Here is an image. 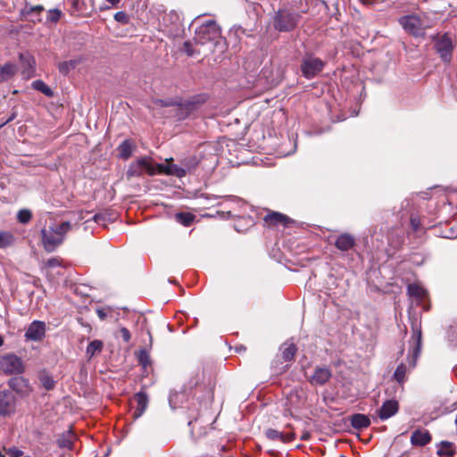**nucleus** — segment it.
I'll return each instance as SVG.
<instances>
[{
    "label": "nucleus",
    "mask_w": 457,
    "mask_h": 457,
    "mask_svg": "<svg viewBox=\"0 0 457 457\" xmlns=\"http://www.w3.org/2000/svg\"><path fill=\"white\" fill-rule=\"evenodd\" d=\"M17 218L21 223H27L31 219V212L29 210H21L18 214Z\"/></svg>",
    "instance_id": "e433bc0d"
},
{
    "label": "nucleus",
    "mask_w": 457,
    "mask_h": 457,
    "mask_svg": "<svg viewBox=\"0 0 457 457\" xmlns=\"http://www.w3.org/2000/svg\"><path fill=\"white\" fill-rule=\"evenodd\" d=\"M15 411V397L12 392H0V415L6 416Z\"/></svg>",
    "instance_id": "9d476101"
},
{
    "label": "nucleus",
    "mask_w": 457,
    "mask_h": 457,
    "mask_svg": "<svg viewBox=\"0 0 457 457\" xmlns=\"http://www.w3.org/2000/svg\"><path fill=\"white\" fill-rule=\"evenodd\" d=\"M266 436L271 440H279L283 443H288L295 438V435L293 432L282 433L276 429L270 428L266 431Z\"/></svg>",
    "instance_id": "f3484780"
},
{
    "label": "nucleus",
    "mask_w": 457,
    "mask_h": 457,
    "mask_svg": "<svg viewBox=\"0 0 457 457\" xmlns=\"http://www.w3.org/2000/svg\"><path fill=\"white\" fill-rule=\"evenodd\" d=\"M94 220L96 222L99 223L101 220H104V218L101 213H96L94 215Z\"/></svg>",
    "instance_id": "a18cd8bd"
},
{
    "label": "nucleus",
    "mask_w": 457,
    "mask_h": 457,
    "mask_svg": "<svg viewBox=\"0 0 457 457\" xmlns=\"http://www.w3.org/2000/svg\"><path fill=\"white\" fill-rule=\"evenodd\" d=\"M431 436L427 430H415L411 436V443L413 445L423 446L428 444Z\"/></svg>",
    "instance_id": "dca6fc26"
},
{
    "label": "nucleus",
    "mask_w": 457,
    "mask_h": 457,
    "mask_svg": "<svg viewBox=\"0 0 457 457\" xmlns=\"http://www.w3.org/2000/svg\"><path fill=\"white\" fill-rule=\"evenodd\" d=\"M33 86L36 89L41 91L46 96H52V90L43 81L36 80L33 82Z\"/></svg>",
    "instance_id": "72a5a7b5"
},
{
    "label": "nucleus",
    "mask_w": 457,
    "mask_h": 457,
    "mask_svg": "<svg viewBox=\"0 0 457 457\" xmlns=\"http://www.w3.org/2000/svg\"><path fill=\"white\" fill-rule=\"evenodd\" d=\"M220 38V29L214 21H209L195 29V41L196 45H204L210 41H217Z\"/></svg>",
    "instance_id": "7ed1b4c3"
},
{
    "label": "nucleus",
    "mask_w": 457,
    "mask_h": 457,
    "mask_svg": "<svg viewBox=\"0 0 457 457\" xmlns=\"http://www.w3.org/2000/svg\"><path fill=\"white\" fill-rule=\"evenodd\" d=\"M411 226L413 231L418 232L420 229V219L418 217L411 216Z\"/></svg>",
    "instance_id": "a19ab883"
},
{
    "label": "nucleus",
    "mask_w": 457,
    "mask_h": 457,
    "mask_svg": "<svg viewBox=\"0 0 457 457\" xmlns=\"http://www.w3.org/2000/svg\"><path fill=\"white\" fill-rule=\"evenodd\" d=\"M138 362L145 368L150 365V356L145 350H141L138 353Z\"/></svg>",
    "instance_id": "f704fd0d"
},
{
    "label": "nucleus",
    "mask_w": 457,
    "mask_h": 457,
    "mask_svg": "<svg viewBox=\"0 0 457 457\" xmlns=\"http://www.w3.org/2000/svg\"><path fill=\"white\" fill-rule=\"evenodd\" d=\"M297 23V15L288 11H279L275 18V28L281 31L293 29Z\"/></svg>",
    "instance_id": "0eeeda50"
},
{
    "label": "nucleus",
    "mask_w": 457,
    "mask_h": 457,
    "mask_svg": "<svg viewBox=\"0 0 457 457\" xmlns=\"http://www.w3.org/2000/svg\"><path fill=\"white\" fill-rule=\"evenodd\" d=\"M0 370L6 374H19L23 372L24 365L21 358L10 353L0 357Z\"/></svg>",
    "instance_id": "39448f33"
},
{
    "label": "nucleus",
    "mask_w": 457,
    "mask_h": 457,
    "mask_svg": "<svg viewBox=\"0 0 457 457\" xmlns=\"http://www.w3.org/2000/svg\"><path fill=\"white\" fill-rule=\"evenodd\" d=\"M398 411V403L395 400L386 401L378 411V417L386 420L395 415Z\"/></svg>",
    "instance_id": "4468645a"
},
{
    "label": "nucleus",
    "mask_w": 457,
    "mask_h": 457,
    "mask_svg": "<svg viewBox=\"0 0 457 457\" xmlns=\"http://www.w3.org/2000/svg\"><path fill=\"white\" fill-rule=\"evenodd\" d=\"M354 237L350 234L345 233L340 235L337 241L336 246L341 251H347L354 245Z\"/></svg>",
    "instance_id": "6ab92c4d"
},
{
    "label": "nucleus",
    "mask_w": 457,
    "mask_h": 457,
    "mask_svg": "<svg viewBox=\"0 0 457 457\" xmlns=\"http://www.w3.org/2000/svg\"><path fill=\"white\" fill-rule=\"evenodd\" d=\"M44 11V6L41 4L38 5H30L26 4L22 10V13L24 15H31L33 13L39 14L41 12Z\"/></svg>",
    "instance_id": "7c9ffc66"
},
{
    "label": "nucleus",
    "mask_w": 457,
    "mask_h": 457,
    "mask_svg": "<svg viewBox=\"0 0 457 457\" xmlns=\"http://www.w3.org/2000/svg\"><path fill=\"white\" fill-rule=\"evenodd\" d=\"M184 51L187 53V55L193 56L195 54H199L200 51L194 48V45L190 41H186L183 46Z\"/></svg>",
    "instance_id": "58836bf2"
},
{
    "label": "nucleus",
    "mask_w": 457,
    "mask_h": 457,
    "mask_svg": "<svg viewBox=\"0 0 457 457\" xmlns=\"http://www.w3.org/2000/svg\"><path fill=\"white\" fill-rule=\"evenodd\" d=\"M172 158L167 159V163L165 164H157L156 163V174H167L176 176L178 178H182L187 174V170L179 167L176 164H172L170 162Z\"/></svg>",
    "instance_id": "9b49d317"
},
{
    "label": "nucleus",
    "mask_w": 457,
    "mask_h": 457,
    "mask_svg": "<svg viewBox=\"0 0 457 457\" xmlns=\"http://www.w3.org/2000/svg\"><path fill=\"white\" fill-rule=\"evenodd\" d=\"M75 440L74 434L69 430L62 434L58 439V445L61 448L71 449Z\"/></svg>",
    "instance_id": "4be33fe9"
},
{
    "label": "nucleus",
    "mask_w": 457,
    "mask_h": 457,
    "mask_svg": "<svg viewBox=\"0 0 457 457\" xmlns=\"http://www.w3.org/2000/svg\"><path fill=\"white\" fill-rule=\"evenodd\" d=\"M446 237H457V231L452 232L451 235L445 236Z\"/></svg>",
    "instance_id": "49530a36"
},
{
    "label": "nucleus",
    "mask_w": 457,
    "mask_h": 457,
    "mask_svg": "<svg viewBox=\"0 0 457 457\" xmlns=\"http://www.w3.org/2000/svg\"><path fill=\"white\" fill-rule=\"evenodd\" d=\"M14 242V237L12 233L0 231V248L10 246Z\"/></svg>",
    "instance_id": "cd10ccee"
},
{
    "label": "nucleus",
    "mask_w": 457,
    "mask_h": 457,
    "mask_svg": "<svg viewBox=\"0 0 457 457\" xmlns=\"http://www.w3.org/2000/svg\"><path fill=\"white\" fill-rule=\"evenodd\" d=\"M370 424V419L364 414H354L351 417V425L353 428L361 429L369 427Z\"/></svg>",
    "instance_id": "412c9836"
},
{
    "label": "nucleus",
    "mask_w": 457,
    "mask_h": 457,
    "mask_svg": "<svg viewBox=\"0 0 457 457\" xmlns=\"http://www.w3.org/2000/svg\"><path fill=\"white\" fill-rule=\"evenodd\" d=\"M46 267H55V266H59L60 265V262L58 259L56 258H52V259H49L46 262Z\"/></svg>",
    "instance_id": "37998d69"
},
{
    "label": "nucleus",
    "mask_w": 457,
    "mask_h": 457,
    "mask_svg": "<svg viewBox=\"0 0 457 457\" xmlns=\"http://www.w3.org/2000/svg\"><path fill=\"white\" fill-rule=\"evenodd\" d=\"M264 221L268 226H283L287 227L288 224L292 223L293 220L287 215L278 212H270L265 217Z\"/></svg>",
    "instance_id": "f8f14e48"
},
{
    "label": "nucleus",
    "mask_w": 457,
    "mask_h": 457,
    "mask_svg": "<svg viewBox=\"0 0 457 457\" xmlns=\"http://www.w3.org/2000/svg\"><path fill=\"white\" fill-rule=\"evenodd\" d=\"M103 348V343L100 340H94L89 343L87 347V355L91 358L95 355L96 353L101 352Z\"/></svg>",
    "instance_id": "bb28decb"
},
{
    "label": "nucleus",
    "mask_w": 457,
    "mask_h": 457,
    "mask_svg": "<svg viewBox=\"0 0 457 457\" xmlns=\"http://www.w3.org/2000/svg\"><path fill=\"white\" fill-rule=\"evenodd\" d=\"M364 4H370L368 0H361Z\"/></svg>",
    "instance_id": "8fccbe9b"
},
{
    "label": "nucleus",
    "mask_w": 457,
    "mask_h": 457,
    "mask_svg": "<svg viewBox=\"0 0 457 457\" xmlns=\"http://www.w3.org/2000/svg\"><path fill=\"white\" fill-rule=\"evenodd\" d=\"M135 400L137 402V409L134 411L136 418L140 417L147 408L148 398L145 393L139 392L136 394Z\"/></svg>",
    "instance_id": "a211bd4d"
},
{
    "label": "nucleus",
    "mask_w": 457,
    "mask_h": 457,
    "mask_svg": "<svg viewBox=\"0 0 457 457\" xmlns=\"http://www.w3.org/2000/svg\"><path fill=\"white\" fill-rule=\"evenodd\" d=\"M435 48L444 62H449L451 61L453 45L451 37L447 34L436 38Z\"/></svg>",
    "instance_id": "423d86ee"
},
{
    "label": "nucleus",
    "mask_w": 457,
    "mask_h": 457,
    "mask_svg": "<svg viewBox=\"0 0 457 457\" xmlns=\"http://www.w3.org/2000/svg\"><path fill=\"white\" fill-rule=\"evenodd\" d=\"M15 66L12 63L4 64L0 70V82L5 81L15 73Z\"/></svg>",
    "instance_id": "b1692460"
},
{
    "label": "nucleus",
    "mask_w": 457,
    "mask_h": 457,
    "mask_svg": "<svg viewBox=\"0 0 457 457\" xmlns=\"http://www.w3.org/2000/svg\"><path fill=\"white\" fill-rule=\"evenodd\" d=\"M20 60L22 66V74L28 78L31 77L36 64L34 57L29 54H20Z\"/></svg>",
    "instance_id": "2eb2a0df"
},
{
    "label": "nucleus",
    "mask_w": 457,
    "mask_h": 457,
    "mask_svg": "<svg viewBox=\"0 0 457 457\" xmlns=\"http://www.w3.org/2000/svg\"><path fill=\"white\" fill-rule=\"evenodd\" d=\"M303 440H305L308 438V436L307 435H303L302 437H301Z\"/></svg>",
    "instance_id": "de8ad7c7"
},
{
    "label": "nucleus",
    "mask_w": 457,
    "mask_h": 457,
    "mask_svg": "<svg viewBox=\"0 0 457 457\" xmlns=\"http://www.w3.org/2000/svg\"><path fill=\"white\" fill-rule=\"evenodd\" d=\"M40 381L46 389L49 390L54 386V379L47 375H42L40 377Z\"/></svg>",
    "instance_id": "4c0bfd02"
},
{
    "label": "nucleus",
    "mask_w": 457,
    "mask_h": 457,
    "mask_svg": "<svg viewBox=\"0 0 457 457\" xmlns=\"http://www.w3.org/2000/svg\"><path fill=\"white\" fill-rule=\"evenodd\" d=\"M4 344L3 338L0 337V346Z\"/></svg>",
    "instance_id": "09e8293b"
},
{
    "label": "nucleus",
    "mask_w": 457,
    "mask_h": 457,
    "mask_svg": "<svg viewBox=\"0 0 457 457\" xmlns=\"http://www.w3.org/2000/svg\"><path fill=\"white\" fill-rule=\"evenodd\" d=\"M62 16V12L59 9H51L48 11L47 21L51 22H57Z\"/></svg>",
    "instance_id": "c9c22d12"
},
{
    "label": "nucleus",
    "mask_w": 457,
    "mask_h": 457,
    "mask_svg": "<svg viewBox=\"0 0 457 457\" xmlns=\"http://www.w3.org/2000/svg\"><path fill=\"white\" fill-rule=\"evenodd\" d=\"M296 353V347L293 343L285 344L282 348V357L286 361L293 360Z\"/></svg>",
    "instance_id": "a878e982"
},
{
    "label": "nucleus",
    "mask_w": 457,
    "mask_h": 457,
    "mask_svg": "<svg viewBox=\"0 0 457 457\" xmlns=\"http://www.w3.org/2000/svg\"><path fill=\"white\" fill-rule=\"evenodd\" d=\"M402 28L413 37H423L431 24L425 14H409L399 19Z\"/></svg>",
    "instance_id": "f03ea898"
},
{
    "label": "nucleus",
    "mask_w": 457,
    "mask_h": 457,
    "mask_svg": "<svg viewBox=\"0 0 457 457\" xmlns=\"http://www.w3.org/2000/svg\"><path fill=\"white\" fill-rule=\"evenodd\" d=\"M156 163H154L151 158L143 157L129 165L126 176L128 179L140 177L144 173L152 176L156 174Z\"/></svg>",
    "instance_id": "20e7f679"
},
{
    "label": "nucleus",
    "mask_w": 457,
    "mask_h": 457,
    "mask_svg": "<svg viewBox=\"0 0 457 457\" xmlns=\"http://www.w3.org/2000/svg\"><path fill=\"white\" fill-rule=\"evenodd\" d=\"M120 333H121L122 338L125 342H129L130 340V333L127 328H122L120 329Z\"/></svg>",
    "instance_id": "79ce46f5"
},
{
    "label": "nucleus",
    "mask_w": 457,
    "mask_h": 457,
    "mask_svg": "<svg viewBox=\"0 0 457 457\" xmlns=\"http://www.w3.org/2000/svg\"><path fill=\"white\" fill-rule=\"evenodd\" d=\"M408 294L417 299H422L426 295V291L418 284H411L408 286Z\"/></svg>",
    "instance_id": "393cba45"
},
{
    "label": "nucleus",
    "mask_w": 457,
    "mask_h": 457,
    "mask_svg": "<svg viewBox=\"0 0 457 457\" xmlns=\"http://www.w3.org/2000/svg\"><path fill=\"white\" fill-rule=\"evenodd\" d=\"M76 66L75 61L62 62L58 64V69L61 73L67 74L71 70Z\"/></svg>",
    "instance_id": "473e14b6"
},
{
    "label": "nucleus",
    "mask_w": 457,
    "mask_h": 457,
    "mask_svg": "<svg viewBox=\"0 0 457 457\" xmlns=\"http://www.w3.org/2000/svg\"><path fill=\"white\" fill-rule=\"evenodd\" d=\"M323 66L324 63L320 59L310 56L303 59L301 70L305 78L312 79L322 71Z\"/></svg>",
    "instance_id": "6e6552de"
},
{
    "label": "nucleus",
    "mask_w": 457,
    "mask_h": 457,
    "mask_svg": "<svg viewBox=\"0 0 457 457\" xmlns=\"http://www.w3.org/2000/svg\"><path fill=\"white\" fill-rule=\"evenodd\" d=\"M46 335V323L40 320L31 322L25 332V338L29 341H40Z\"/></svg>",
    "instance_id": "1a4fd4ad"
},
{
    "label": "nucleus",
    "mask_w": 457,
    "mask_h": 457,
    "mask_svg": "<svg viewBox=\"0 0 457 457\" xmlns=\"http://www.w3.org/2000/svg\"><path fill=\"white\" fill-rule=\"evenodd\" d=\"M414 337L416 338V345L414 346L413 348V363L412 365L414 366L415 365V360L418 358L419 354H420V347H421V331L420 330H416L414 332Z\"/></svg>",
    "instance_id": "c756f323"
},
{
    "label": "nucleus",
    "mask_w": 457,
    "mask_h": 457,
    "mask_svg": "<svg viewBox=\"0 0 457 457\" xmlns=\"http://www.w3.org/2000/svg\"><path fill=\"white\" fill-rule=\"evenodd\" d=\"M135 149V145L130 140H124L119 146L118 152L120 158L129 159Z\"/></svg>",
    "instance_id": "aec40b11"
},
{
    "label": "nucleus",
    "mask_w": 457,
    "mask_h": 457,
    "mask_svg": "<svg viewBox=\"0 0 457 457\" xmlns=\"http://www.w3.org/2000/svg\"><path fill=\"white\" fill-rule=\"evenodd\" d=\"M114 19L116 21L122 23V24H128L129 21V15L124 12H118L114 15Z\"/></svg>",
    "instance_id": "ea45409f"
},
{
    "label": "nucleus",
    "mask_w": 457,
    "mask_h": 457,
    "mask_svg": "<svg viewBox=\"0 0 457 457\" xmlns=\"http://www.w3.org/2000/svg\"><path fill=\"white\" fill-rule=\"evenodd\" d=\"M96 313L100 320H104L107 317V311L105 309L98 308L96 309Z\"/></svg>",
    "instance_id": "c03bdc74"
},
{
    "label": "nucleus",
    "mask_w": 457,
    "mask_h": 457,
    "mask_svg": "<svg viewBox=\"0 0 457 457\" xmlns=\"http://www.w3.org/2000/svg\"><path fill=\"white\" fill-rule=\"evenodd\" d=\"M195 216L188 212H179L176 214V220L184 226H190L194 221Z\"/></svg>",
    "instance_id": "c85d7f7f"
},
{
    "label": "nucleus",
    "mask_w": 457,
    "mask_h": 457,
    "mask_svg": "<svg viewBox=\"0 0 457 457\" xmlns=\"http://www.w3.org/2000/svg\"><path fill=\"white\" fill-rule=\"evenodd\" d=\"M331 372L326 368H316L313 375L310 378L311 384L314 386H321L329 380Z\"/></svg>",
    "instance_id": "ddd939ff"
},
{
    "label": "nucleus",
    "mask_w": 457,
    "mask_h": 457,
    "mask_svg": "<svg viewBox=\"0 0 457 457\" xmlns=\"http://www.w3.org/2000/svg\"><path fill=\"white\" fill-rule=\"evenodd\" d=\"M405 374H406L405 365L400 364L397 366V368L394 373V377L397 382L403 383L404 381Z\"/></svg>",
    "instance_id": "2f4dec72"
},
{
    "label": "nucleus",
    "mask_w": 457,
    "mask_h": 457,
    "mask_svg": "<svg viewBox=\"0 0 457 457\" xmlns=\"http://www.w3.org/2000/svg\"><path fill=\"white\" fill-rule=\"evenodd\" d=\"M436 453L439 456L452 457L454 454L453 445L446 441L441 442L437 445Z\"/></svg>",
    "instance_id": "5701e85b"
},
{
    "label": "nucleus",
    "mask_w": 457,
    "mask_h": 457,
    "mask_svg": "<svg viewBox=\"0 0 457 457\" xmlns=\"http://www.w3.org/2000/svg\"><path fill=\"white\" fill-rule=\"evenodd\" d=\"M72 224L70 221H63L61 224L50 226L42 229V242L46 251H54L57 245L62 243L65 235L71 231Z\"/></svg>",
    "instance_id": "f257e3e1"
}]
</instances>
